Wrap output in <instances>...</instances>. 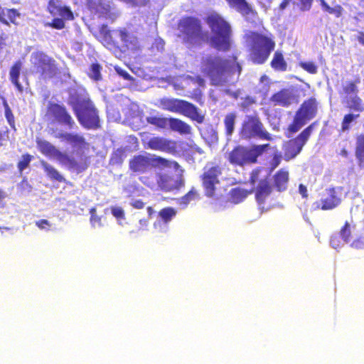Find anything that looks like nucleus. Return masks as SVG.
Listing matches in <instances>:
<instances>
[{
  "label": "nucleus",
  "instance_id": "nucleus-1",
  "mask_svg": "<svg viewBox=\"0 0 364 364\" xmlns=\"http://www.w3.org/2000/svg\"><path fill=\"white\" fill-rule=\"evenodd\" d=\"M200 71L205 77H208L212 85H223L227 82L226 74L237 73L240 75L242 72L240 64L235 62L231 70L229 69L228 60L219 55H208L201 59Z\"/></svg>",
  "mask_w": 364,
  "mask_h": 364
},
{
  "label": "nucleus",
  "instance_id": "nucleus-2",
  "mask_svg": "<svg viewBox=\"0 0 364 364\" xmlns=\"http://www.w3.org/2000/svg\"><path fill=\"white\" fill-rule=\"evenodd\" d=\"M205 22L211 31L208 41L210 46L220 52H228L231 48L232 28L230 24L218 13L210 12Z\"/></svg>",
  "mask_w": 364,
  "mask_h": 364
},
{
  "label": "nucleus",
  "instance_id": "nucleus-3",
  "mask_svg": "<svg viewBox=\"0 0 364 364\" xmlns=\"http://www.w3.org/2000/svg\"><path fill=\"white\" fill-rule=\"evenodd\" d=\"M103 25L101 33L105 46L115 55H121L127 52L135 53L141 50L138 38L129 33L125 28L109 30Z\"/></svg>",
  "mask_w": 364,
  "mask_h": 364
},
{
  "label": "nucleus",
  "instance_id": "nucleus-4",
  "mask_svg": "<svg viewBox=\"0 0 364 364\" xmlns=\"http://www.w3.org/2000/svg\"><path fill=\"white\" fill-rule=\"evenodd\" d=\"M248 47L250 60L256 65L264 64L275 48L274 36L271 33L250 31L244 36Z\"/></svg>",
  "mask_w": 364,
  "mask_h": 364
},
{
  "label": "nucleus",
  "instance_id": "nucleus-5",
  "mask_svg": "<svg viewBox=\"0 0 364 364\" xmlns=\"http://www.w3.org/2000/svg\"><path fill=\"white\" fill-rule=\"evenodd\" d=\"M37 147L40 152L46 156H53L59 163L65 166L69 170L74 171L77 173L85 171L89 166L90 157L85 156L82 152H77L78 159L69 156L68 154L58 150L49 141L37 139Z\"/></svg>",
  "mask_w": 364,
  "mask_h": 364
},
{
  "label": "nucleus",
  "instance_id": "nucleus-6",
  "mask_svg": "<svg viewBox=\"0 0 364 364\" xmlns=\"http://www.w3.org/2000/svg\"><path fill=\"white\" fill-rule=\"evenodd\" d=\"M178 36L188 47L200 46L208 41V33L204 31L200 21L194 16H184L178 23Z\"/></svg>",
  "mask_w": 364,
  "mask_h": 364
},
{
  "label": "nucleus",
  "instance_id": "nucleus-7",
  "mask_svg": "<svg viewBox=\"0 0 364 364\" xmlns=\"http://www.w3.org/2000/svg\"><path fill=\"white\" fill-rule=\"evenodd\" d=\"M74 113L80 124L86 129L100 128L99 112L89 98L77 100L73 107Z\"/></svg>",
  "mask_w": 364,
  "mask_h": 364
},
{
  "label": "nucleus",
  "instance_id": "nucleus-8",
  "mask_svg": "<svg viewBox=\"0 0 364 364\" xmlns=\"http://www.w3.org/2000/svg\"><path fill=\"white\" fill-rule=\"evenodd\" d=\"M159 104L164 110L181 114L198 124L204 122V115L200 112L199 109L186 100L164 97L159 100Z\"/></svg>",
  "mask_w": 364,
  "mask_h": 364
},
{
  "label": "nucleus",
  "instance_id": "nucleus-9",
  "mask_svg": "<svg viewBox=\"0 0 364 364\" xmlns=\"http://www.w3.org/2000/svg\"><path fill=\"white\" fill-rule=\"evenodd\" d=\"M269 147V144L253 145L251 148L239 145L229 153L228 161L231 164L239 166L255 164L257 158Z\"/></svg>",
  "mask_w": 364,
  "mask_h": 364
},
{
  "label": "nucleus",
  "instance_id": "nucleus-10",
  "mask_svg": "<svg viewBox=\"0 0 364 364\" xmlns=\"http://www.w3.org/2000/svg\"><path fill=\"white\" fill-rule=\"evenodd\" d=\"M222 167L214 162H209L204 166L200 180L204 195L207 198H219L218 186L220 183L219 177L222 175Z\"/></svg>",
  "mask_w": 364,
  "mask_h": 364
},
{
  "label": "nucleus",
  "instance_id": "nucleus-11",
  "mask_svg": "<svg viewBox=\"0 0 364 364\" xmlns=\"http://www.w3.org/2000/svg\"><path fill=\"white\" fill-rule=\"evenodd\" d=\"M31 61L33 73L41 79L53 78L60 73L56 60L43 51L32 53Z\"/></svg>",
  "mask_w": 364,
  "mask_h": 364
},
{
  "label": "nucleus",
  "instance_id": "nucleus-12",
  "mask_svg": "<svg viewBox=\"0 0 364 364\" xmlns=\"http://www.w3.org/2000/svg\"><path fill=\"white\" fill-rule=\"evenodd\" d=\"M318 112V102L315 97H311L304 100L300 107L296 112L292 122L287 127L286 136L289 137L291 134L297 132L307 121L314 119Z\"/></svg>",
  "mask_w": 364,
  "mask_h": 364
},
{
  "label": "nucleus",
  "instance_id": "nucleus-13",
  "mask_svg": "<svg viewBox=\"0 0 364 364\" xmlns=\"http://www.w3.org/2000/svg\"><path fill=\"white\" fill-rule=\"evenodd\" d=\"M239 134L240 138L245 140H250L254 138L268 141L272 139L271 134L266 131L257 114L246 116L241 124Z\"/></svg>",
  "mask_w": 364,
  "mask_h": 364
},
{
  "label": "nucleus",
  "instance_id": "nucleus-14",
  "mask_svg": "<svg viewBox=\"0 0 364 364\" xmlns=\"http://www.w3.org/2000/svg\"><path fill=\"white\" fill-rule=\"evenodd\" d=\"M317 122H314L306 127L296 137L286 141L283 145L284 159L289 161L294 159L302 150L308 141Z\"/></svg>",
  "mask_w": 364,
  "mask_h": 364
},
{
  "label": "nucleus",
  "instance_id": "nucleus-15",
  "mask_svg": "<svg viewBox=\"0 0 364 364\" xmlns=\"http://www.w3.org/2000/svg\"><path fill=\"white\" fill-rule=\"evenodd\" d=\"M46 117L53 123L63 125L70 129L75 126V122L67 107L60 103L49 102L46 112Z\"/></svg>",
  "mask_w": 364,
  "mask_h": 364
},
{
  "label": "nucleus",
  "instance_id": "nucleus-16",
  "mask_svg": "<svg viewBox=\"0 0 364 364\" xmlns=\"http://www.w3.org/2000/svg\"><path fill=\"white\" fill-rule=\"evenodd\" d=\"M261 171L260 168L252 170L250 173L249 182L250 184L255 185L258 181L254 189L255 198L258 205L264 208V205L272 194V186L267 177L259 180Z\"/></svg>",
  "mask_w": 364,
  "mask_h": 364
},
{
  "label": "nucleus",
  "instance_id": "nucleus-17",
  "mask_svg": "<svg viewBox=\"0 0 364 364\" xmlns=\"http://www.w3.org/2000/svg\"><path fill=\"white\" fill-rule=\"evenodd\" d=\"M342 187H331L326 189L325 194L316 203V208L322 210H330L336 208L342 202Z\"/></svg>",
  "mask_w": 364,
  "mask_h": 364
},
{
  "label": "nucleus",
  "instance_id": "nucleus-18",
  "mask_svg": "<svg viewBox=\"0 0 364 364\" xmlns=\"http://www.w3.org/2000/svg\"><path fill=\"white\" fill-rule=\"evenodd\" d=\"M87 8L90 13L99 18L109 19L112 21L116 18V15L112 12L109 2L105 0H89Z\"/></svg>",
  "mask_w": 364,
  "mask_h": 364
},
{
  "label": "nucleus",
  "instance_id": "nucleus-19",
  "mask_svg": "<svg viewBox=\"0 0 364 364\" xmlns=\"http://www.w3.org/2000/svg\"><path fill=\"white\" fill-rule=\"evenodd\" d=\"M58 138L69 144L73 148L78 149L76 152L77 158H75V159H78L77 152H82L85 156H87L85 154L83 150L88 149L90 144L86 141V139L82 135L74 132H62L58 134Z\"/></svg>",
  "mask_w": 364,
  "mask_h": 364
},
{
  "label": "nucleus",
  "instance_id": "nucleus-20",
  "mask_svg": "<svg viewBox=\"0 0 364 364\" xmlns=\"http://www.w3.org/2000/svg\"><path fill=\"white\" fill-rule=\"evenodd\" d=\"M47 11L53 17L60 16L67 20H73L75 18L73 12L70 7L62 6L60 0H49L47 5Z\"/></svg>",
  "mask_w": 364,
  "mask_h": 364
},
{
  "label": "nucleus",
  "instance_id": "nucleus-21",
  "mask_svg": "<svg viewBox=\"0 0 364 364\" xmlns=\"http://www.w3.org/2000/svg\"><path fill=\"white\" fill-rule=\"evenodd\" d=\"M156 183L161 190L166 192L179 189L184 185L181 178L175 181L172 176L167 173H159L157 176Z\"/></svg>",
  "mask_w": 364,
  "mask_h": 364
},
{
  "label": "nucleus",
  "instance_id": "nucleus-22",
  "mask_svg": "<svg viewBox=\"0 0 364 364\" xmlns=\"http://www.w3.org/2000/svg\"><path fill=\"white\" fill-rule=\"evenodd\" d=\"M269 100L274 105L287 107L294 100V95L290 89L283 88L274 93Z\"/></svg>",
  "mask_w": 364,
  "mask_h": 364
},
{
  "label": "nucleus",
  "instance_id": "nucleus-23",
  "mask_svg": "<svg viewBox=\"0 0 364 364\" xmlns=\"http://www.w3.org/2000/svg\"><path fill=\"white\" fill-rule=\"evenodd\" d=\"M147 146L153 150L170 152L174 150L175 142L164 137L154 136L149 140Z\"/></svg>",
  "mask_w": 364,
  "mask_h": 364
},
{
  "label": "nucleus",
  "instance_id": "nucleus-24",
  "mask_svg": "<svg viewBox=\"0 0 364 364\" xmlns=\"http://www.w3.org/2000/svg\"><path fill=\"white\" fill-rule=\"evenodd\" d=\"M21 13L18 9L12 8L8 9L2 7L0 5V22L9 26L11 23L16 26L18 25L17 18H20Z\"/></svg>",
  "mask_w": 364,
  "mask_h": 364
},
{
  "label": "nucleus",
  "instance_id": "nucleus-25",
  "mask_svg": "<svg viewBox=\"0 0 364 364\" xmlns=\"http://www.w3.org/2000/svg\"><path fill=\"white\" fill-rule=\"evenodd\" d=\"M289 180V173L287 168L277 171L273 176V186L279 192L287 190Z\"/></svg>",
  "mask_w": 364,
  "mask_h": 364
},
{
  "label": "nucleus",
  "instance_id": "nucleus-26",
  "mask_svg": "<svg viewBox=\"0 0 364 364\" xmlns=\"http://www.w3.org/2000/svg\"><path fill=\"white\" fill-rule=\"evenodd\" d=\"M129 168L136 173H144L150 165V159L143 155L134 156L129 161Z\"/></svg>",
  "mask_w": 364,
  "mask_h": 364
},
{
  "label": "nucleus",
  "instance_id": "nucleus-27",
  "mask_svg": "<svg viewBox=\"0 0 364 364\" xmlns=\"http://www.w3.org/2000/svg\"><path fill=\"white\" fill-rule=\"evenodd\" d=\"M23 63L18 60L14 63L9 70V80L11 83L15 86L16 90L22 93L23 87L19 82V77L22 69Z\"/></svg>",
  "mask_w": 364,
  "mask_h": 364
},
{
  "label": "nucleus",
  "instance_id": "nucleus-28",
  "mask_svg": "<svg viewBox=\"0 0 364 364\" xmlns=\"http://www.w3.org/2000/svg\"><path fill=\"white\" fill-rule=\"evenodd\" d=\"M313 2L314 0H282L279 5V8L280 10H284L291 4L294 8L304 12L309 11L311 9Z\"/></svg>",
  "mask_w": 364,
  "mask_h": 364
},
{
  "label": "nucleus",
  "instance_id": "nucleus-29",
  "mask_svg": "<svg viewBox=\"0 0 364 364\" xmlns=\"http://www.w3.org/2000/svg\"><path fill=\"white\" fill-rule=\"evenodd\" d=\"M343 103L350 111L360 114L364 112V102L363 100L358 95L353 97H345L343 100Z\"/></svg>",
  "mask_w": 364,
  "mask_h": 364
},
{
  "label": "nucleus",
  "instance_id": "nucleus-30",
  "mask_svg": "<svg viewBox=\"0 0 364 364\" xmlns=\"http://www.w3.org/2000/svg\"><path fill=\"white\" fill-rule=\"evenodd\" d=\"M168 121V127L172 131L176 132L180 134L186 135L191 134V127L184 121L174 117H170Z\"/></svg>",
  "mask_w": 364,
  "mask_h": 364
},
{
  "label": "nucleus",
  "instance_id": "nucleus-31",
  "mask_svg": "<svg viewBox=\"0 0 364 364\" xmlns=\"http://www.w3.org/2000/svg\"><path fill=\"white\" fill-rule=\"evenodd\" d=\"M230 8L236 9L241 14L247 16L252 9L246 0H225Z\"/></svg>",
  "mask_w": 364,
  "mask_h": 364
},
{
  "label": "nucleus",
  "instance_id": "nucleus-32",
  "mask_svg": "<svg viewBox=\"0 0 364 364\" xmlns=\"http://www.w3.org/2000/svg\"><path fill=\"white\" fill-rule=\"evenodd\" d=\"M271 67L276 71H286L287 63L284 60V55L281 51L277 50L273 55L270 63Z\"/></svg>",
  "mask_w": 364,
  "mask_h": 364
},
{
  "label": "nucleus",
  "instance_id": "nucleus-33",
  "mask_svg": "<svg viewBox=\"0 0 364 364\" xmlns=\"http://www.w3.org/2000/svg\"><path fill=\"white\" fill-rule=\"evenodd\" d=\"M358 164L360 168H364V134H361L356 137V146L355 150Z\"/></svg>",
  "mask_w": 364,
  "mask_h": 364
},
{
  "label": "nucleus",
  "instance_id": "nucleus-34",
  "mask_svg": "<svg viewBox=\"0 0 364 364\" xmlns=\"http://www.w3.org/2000/svg\"><path fill=\"white\" fill-rule=\"evenodd\" d=\"M250 193V191L240 187L233 188L229 193L230 200L235 204L240 203L247 197Z\"/></svg>",
  "mask_w": 364,
  "mask_h": 364
},
{
  "label": "nucleus",
  "instance_id": "nucleus-35",
  "mask_svg": "<svg viewBox=\"0 0 364 364\" xmlns=\"http://www.w3.org/2000/svg\"><path fill=\"white\" fill-rule=\"evenodd\" d=\"M42 167L46 172V175L53 181L62 183L65 182L64 177L60 175L57 169L46 161L41 162Z\"/></svg>",
  "mask_w": 364,
  "mask_h": 364
},
{
  "label": "nucleus",
  "instance_id": "nucleus-36",
  "mask_svg": "<svg viewBox=\"0 0 364 364\" xmlns=\"http://www.w3.org/2000/svg\"><path fill=\"white\" fill-rule=\"evenodd\" d=\"M169 118H166L161 116H149L146 118L148 124L155 126L159 129H165L168 126Z\"/></svg>",
  "mask_w": 364,
  "mask_h": 364
},
{
  "label": "nucleus",
  "instance_id": "nucleus-37",
  "mask_svg": "<svg viewBox=\"0 0 364 364\" xmlns=\"http://www.w3.org/2000/svg\"><path fill=\"white\" fill-rule=\"evenodd\" d=\"M360 82L359 77L353 81L347 82L346 84L343 86V92L345 97H350V95H353V96L358 95L359 92L358 84H359Z\"/></svg>",
  "mask_w": 364,
  "mask_h": 364
},
{
  "label": "nucleus",
  "instance_id": "nucleus-38",
  "mask_svg": "<svg viewBox=\"0 0 364 364\" xmlns=\"http://www.w3.org/2000/svg\"><path fill=\"white\" fill-rule=\"evenodd\" d=\"M235 119L236 114L234 112L228 113L225 117L224 125L226 135L231 136L234 132Z\"/></svg>",
  "mask_w": 364,
  "mask_h": 364
},
{
  "label": "nucleus",
  "instance_id": "nucleus-39",
  "mask_svg": "<svg viewBox=\"0 0 364 364\" xmlns=\"http://www.w3.org/2000/svg\"><path fill=\"white\" fill-rule=\"evenodd\" d=\"M101 70L102 66L98 63H94L91 64L87 75L94 81H100L102 80Z\"/></svg>",
  "mask_w": 364,
  "mask_h": 364
},
{
  "label": "nucleus",
  "instance_id": "nucleus-40",
  "mask_svg": "<svg viewBox=\"0 0 364 364\" xmlns=\"http://www.w3.org/2000/svg\"><path fill=\"white\" fill-rule=\"evenodd\" d=\"M176 215V211L173 208L166 207L162 208L159 212V217L162 219V220L165 223H168L171 220V219Z\"/></svg>",
  "mask_w": 364,
  "mask_h": 364
},
{
  "label": "nucleus",
  "instance_id": "nucleus-41",
  "mask_svg": "<svg viewBox=\"0 0 364 364\" xmlns=\"http://www.w3.org/2000/svg\"><path fill=\"white\" fill-rule=\"evenodd\" d=\"M359 117L360 114L356 113H348L345 114L341 122L342 131L344 132L348 130L350 127V123L357 119Z\"/></svg>",
  "mask_w": 364,
  "mask_h": 364
},
{
  "label": "nucleus",
  "instance_id": "nucleus-42",
  "mask_svg": "<svg viewBox=\"0 0 364 364\" xmlns=\"http://www.w3.org/2000/svg\"><path fill=\"white\" fill-rule=\"evenodd\" d=\"M68 21L64 18L54 17L50 22L45 23V26L50 27L57 30H61L65 28V21Z\"/></svg>",
  "mask_w": 364,
  "mask_h": 364
},
{
  "label": "nucleus",
  "instance_id": "nucleus-43",
  "mask_svg": "<svg viewBox=\"0 0 364 364\" xmlns=\"http://www.w3.org/2000/svg\"><path fill=\"white\" fill-rule=\"evenodd\" d=\"M321 5L322 6V9L331 14H334L336 17H340L342 14V7L339 5H338L336 7H331L326 1L325 0H321Z\"/></svg>",
  "mask_w": 364,
  "mask_h": 364
},
{
  "label": "nucleus",
  "instance_id": "nucleus-44",
  "mask_svg": "<svg viewBox=\"0 0 364 364\" xmlns=\"http://www.w3.org/2000/svg\"><path fill=\"white\" fill-rule=\"evenodd\" d=\"M200 195L198 191L194 187H192L191 189L181 198V203L188 205L191 201L198 199Z\"/></svg>",
  "mask_w": 364,
  "mask_h": 364
},
{
  "label": "nucleus",
  "instance_id": "nucleus-45",
  "mask_svg": "<svg viewBox=\"0 0 364 364\" xmlns=\"http://www.w3.org/2000/svg\"><path fill=\"white\" fill-rule=\"evenodd\" d=\"M3 104H4V109H5L4 110L5 117L6 119L9 124L10 125V127L11 128L14 129L15 128V118H14V114L12 112V110L10 108V107L9 106L6 100H4Z\"/></svg>",
  "mask_w": 364,
  "mask_h": 364
},
{
  "label": "nucleus",
  "instance_id": "nucleus-46",
  "mask_svg": "<svg viewBox=\"0 0 364 364\" xmlns=\"http://www.w3.org/2000/svg\"><path fill=\"white\" fill-rule=\"evenodd\" d=\"M32 159L33 156L30 154L26 153L23 154L21 160L17 164L18 171L22 172L24 169H26L29 166Z\"/></svg>",
  "mask_w": 364,
  "mask_h": 364
},
{
  "label": "nucleus",
  "instance_id": "nucleus-47",
  "mask_svg": "<svg viewBox=\"0 0 364 364\" xmlns=\"http://www.w3.org/2000/svg\"><path fill=\"white\" fill-rule=\"evenodd\" d=\"M340 236L346 242H348L351 237L350 225L348 221H346L343 226L341 228L339 232Z\"/></svg>",
  "mask_w": 364,
  "mask_h": 364
},
{
  "label": "nucleus",
  "instance_id": "nucleus-48",
  "mask_svg": "<svg viewBox=\"0 0 364 364\" xmlns=\"http://www.w3.org/2000/svg\"><path fill=\"white\" fill-rule=\"evenodd\" d=\"M300 66L310 74H316L318 71L317 65L313 62H301Z\"/></svg>",
  "mask_w": 364,
  "mask_h": 364
},
{
  "label": "nucleus",
  "instance_id": "nucleus-49",
  "mask_svg": "<svg viewBox=\"0 0 364 364\" xmlns=\"http://www.w3.org/2000/svg\"><path fill=\"white\" fill-rule=\"evenodd\" d=\"M151 161L154 165L161 167H168L171 166V162L161 156H156L151 159Z\"/></svg>",
  "mask_w": 364,
  "mask_h": 364
},
{
  "label": "nucleus",
  "instance_id": "nucleus-50",
  "mask_svg": "<svg viewBox=\"0 0 364 364\" xmlns=\"http://www.w3.org/2000/svg\"><path fill=\"white\" fill-rule=\"evenodd\" d=\"M111 213L117 220H122L125 218L124 211L121 207H112Z\"/></svg>",
  "mask_w": 364,
  "mask_h": 364
},
{
  "label": "nucleus",
  "instance_id": "nucleus-51",
  "mask_svg": "<svg viewBox=\"0 0 364 364\" xmlns=\"http://www.w3.org/2000/svg\"><path fill=\"white\" fill-rule=\"evenodd\" d=\"M350 247L356 250L364 249V237L360 236L355 238L350 244Z\"/></svg>",
  "mask_w": 364,
  "mask_h": 364
},
{
  "label": "nucleus",
  "instance_id": "nucleus-52",
  "mask_svg": "<svg viewBox=\"0 0 364 364\" xmlns=\"http://www.w3.org/2000/svg\"><path fill=\"white\" fill-rule=\"evenodd\" d=\"M36 225L41 230H49L51 226L50 223L46 219H41L36 221Z\"/></svg>",
  "mask_w": 364,
  "mask_h": 364
},
{
  "label": "nucleus",
  "instance_id": "nucleus-53",
  "mask_svg": "<svg viewBox=\"0 0 364 364\" xmlns=\"http://www.w3.org/2000/svg\"><path fill=\"white\" fill-rule=\"evenodd\" d=\"M282 155L279 154H275L270 163V168L272 170L275 169L281 163Z\"/></svg>",
  "mask_w": 364,
  "mask_h": 364
},
{
  "label": "nucleus",
  "instance_id": "nucleus-54",
  "mask_svg": "<svg viewBox=\"0 0 364 364\" xmlns=\"http://www.w3.org/2000/svg\"><path fill=\"white\" fill-rule=\"evenodd\" d=\"M91 213V217H90V222L92 225H95L96 224L100 225H101V218L98 215H95V209L92 208L90 210Z\"/></svg>",
  "mask_w": 364,
  "mask_h": 364
},
{
  "label": "nucleus",
  "instance_id": "nucleus-55",
  "mask_svg": "<svg viewBox=\"0 0 364 364\" xmlns=\"http://www.w3.org/2000/svg\"><path fill=\"white\" fill-rule=\"evenodd\" d=\"M116 71L124 80H130V81L133 80V77L126 70H124L122 68H117Z\"/></svg>",
  "mask_w": 364,
  "mask_h": 364
},
{
  "label": "nucleus",
  "instance_id": "nucleus-56",
  "mask_svg": "<svg viewBox=\"0 0 364 364\" xmlns=\"http://www.w3.org/2000/svg\"><path fill=\"white\" fill-rule=\"evenodd\" d=\"M299 192L301 195L302 198H308V191L304 184L301 183L299 186Z\"/></svg>",
  "mask_w": 364,
  "mask_h": 364
},
{
  "label": "nucleus",
  "instance_id": "nucleus-57",
  "mask_svg": "<svg viewBox=\"0 0 364 364\" xmlns=\"http://www.w3.org/2000/svg\"><path fill=\"white\" fill-rule=\"evenodd\" d=\"M131 205L136 209H142L145 204L141 200H135L131 203Z\"/></svg>",
  "mask_w": 364,
  "mask_h": 364
},
{
  "label": "nucleus",
  "instance_id": "nucleus-58",
  "mask_svg": "<svg viewBox=\"0 0 364 364\" xmlns=\"http://www.w3.org/2000/svg\"><path fill=\"white\" fill-rule=\"evenodd\" d=\"M193 81L196 82L199 85L203 86L205 85V80L200 76H196L195 78L189 77Z\"/></svg>",
  "mask_w": 364,
  "mask_h": 364
},
{
  "label": "nucleus",
  "instance_id": "nucleus-59",
  "mask_svg": "<svg viewBox=\"0 0 364 364\" xmlns=\"http://www.w3.org/2000/svg\"><path fill=\"white\" fill-rule=\"evenodd\" d=\"M357 39L360 43L364 46V32H359Z\"/></svg>",
  "mask_w": 364,
  "mask_h": 364
},
{
  "label": "nucleus",
  "instance_id": "nucleus-60",
  "mask_svg": "<svg viewBox=\"0 0 364 364\" xmlns=\"http://www.w3.org/2000/svg\"><path fill=\"white\" fill-rule=\"evenodd\" d=\"M121 154L122 153L120 151L114 153L112 158V160H115L116 162H118L119 159H120Z\"/></svg>",
  "mask_w": 364,
  "mask_h": 364
},
{
  "label": "nucleus",
  "instance_id": "nucleus-61",
  "mask_svg": "<svg viewBox=\"0 0 364 364\" xmlns=\"http://www.w3.org/2000/svg\"><path fill=\"white\" fill-rule=\"evenodd\" d=\"M340 155L344 158H347L348 156V151L345 148H343L341 150Z\"/></svg>",
  "mask_w": 364,
  "mask_h": 364
},
{
  "label": "nucleus",
  "instance_id": "nucleus-62",
  "mask_svg": "<svg viewBox=\"0 0 364 364\" xmlns=\"http://www.w3.org/2000/svg\"><path fill=\"white\" fill-rule=\"evenodd\" d=\"M5 198L4 193L0 189V206L2 205L3 200Z\"/></svg>",
  "mask_w": 364,
  "mask_h": 364
},
{
  "label": "nucleus",
  "instance_id": "nucleus-63",
  "mask_svg": "<svg viewBox=\"0 0 364 364\" xmlns=\"http://www.w3.org/2000/svg\"><path fill=\"white\" fill-rule=\"evenodd\" d=\"M4 140V134L2 132L0 131V147L3 145Z\"/></svg>",
  "mask_w": 364,
  "mask_h": 364
},
{
  "label": "nucleus",
  "instance_id": "nucleus-64",
  "mask_svg": "<svg viewBox=\"0 0 364 364\" xmlns=\"http://www.w3.org/2000/svg\"><path fill=\"white\" fill-rule=\"evenodd\" d=\"M147 213H148V215H149V217H151V215L153 214L154 210H153V208L151 206L147 208Z\"/></svg>",
  "mask_w": 364,
  "mask_h": 364
}]
</instances>
